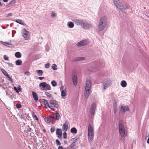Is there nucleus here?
<instances>
[{"label":"nucleus","mask_w":149,"mask_h":149,"mask_svg":"<svg viewBox=\"0 0 149 149\" xmlns=\"http://www.w3.org/2000/svg\"><path fill=\"white\" fill-rule=\"evenodd\" d=\"M130 109L128 106H121L120 107V112L123 113H125L126 111H129Z\"/></svg>","instance_id":"12"},{"label":"nucleus","mask_w":149,"mask_h":149,"mask_svg":"<svg viewBox=\"0 0 149 149\" xmlns=\"http://www.w3.org/2000/svg\"><path fill=\"white\" fill-rule=\"evenodd\" d=\"M119 130L120 135L121 136V140L124 141L126 136V134L125 133V130L123 126V124L122 121L119 122Z\"/></svg>","instance_id":"2"},{"label":"nucleus","mask_w":149,"mask_h":149,"mask_svg":"<svg viewBox=\"0 0 149 149\" xmlns=\"http://www.w3.org/2000/svg\"><path fill=\"white\" fill-rule=\"evenodd\" d=\"M96 109V104L95 103H93L91 106L90 109V112L91 114L94 115Z\"/></svg>","instance_id":"10"},{"label":"nucleus","mask_w":149,"mask_h":149,"mask_svg":"<svg viewBox=\"0 0 149 149\" xmlns=\"http://www.w3.org/2000/svg\"><path fill=\"white\" fill-rule=\"evenodd\" d=\"M55 130V127L53 126L50 129V131L51 132H53Z\"/></svg>","instance_id":"47"},{"label":"nucleus","mask_w":149,"mask_h":149,"mask_svg":"<svg viewBox=\"0 0 149 149\" xmlns=\"http://www.w3.org/2000/svg\"><path fill=\"white\" fill-rule=\"evenodd\" d=\"M52 14L51 15V16L53 17H55L56 16V14L55 13H53V12H52Z\"/></svg>","instance_id":"52"},{"label":"nucleus","mask_w":149,"mask_h":149,"mask_svg":"<svg viewBox=\"0 0 149 149\" xmlns=\"http://www.w3.org/2000/svg\"><path fill=\"white\" fill-rule=\"evenodd\" d=\"M45 95L49 98L53 99V97L52 95L50 94L49 93H48V92H45Z\"/></svg>","instance_id":"33"},{"label":"nucleus","mask_w":149,"mask_h":149,"mask_svg":"<svg viewBox=\"0 0 149 149\" xmlns=\"http://www.w3.org/2000/svg\"><path fill=\"white\" fill-rule=\"evenodd\" d=\"M75 146V144L72 143L68 147V148L69 149H75L74 146Z\"/></svg>","instance_id":"34"},{"label":"nucleus","mask_w":149,"mask_h":149,"mask_svg":"<svg viewBox=\"0 0 149 149\" xmlns=\"http://www.w3.org/2000/svg\"><path fill=\"white\" fill-rule=\"evenodd\" d=\"M73 22L77 25H79L82 27L84 21L80 19H74L72 20Z\"/></svg>","instance_id":"6"},{"label":"nucleus","mask_w":149,"mask_h":149,"mask_svg":"<svg viewBox=\"0 0 149 149\" xmlns=\"http://www.w3.org/2000/svg\"><path fill=\"white\" fill-rule=\"evenodd\" d=\"M45 121L48 123H50L51 122L50 119L48 117H45L44 118Z\"/></svg>","instance_id":"36"},{"label":"nucleus","mask_w":149,"mask_h":149,"mask_svg":"<svg viewBox=\"0 0 149 149\" xmlns=\"http://www.w3.org/2000/svg\"><path fill=\"white\" fill-rule=\"evenodd\" d=\"M25 74L27 75H28V76L29 75V72H25Z\"/></svg>","instance_id":"56"},{"label":"nucleus","mask_w":149,"mask_h":149,"mask_svg":"<svg viewBox=\"0 0 149 149\" xmlns=\"http://www.w3.org/2000/svg\"><path fill=\"white\" fill-rule=\"evenodd\" d=\"M111 84V81L110 80H108L103 83V89L105 90Z\"/></svg>","instance_id":"8"},{"label":"nucleus","mask_w":149,"mask_h":149,"mask_svg":"<svg viewBox=\"0 0 149 149\" xmlns=\"http://www.w3.org/2000/svg\"><path fill=\"white\" fill-rule=\"evenodd\" d=\"M56 134L58 135V138L59 139H62V133L61 130L60 129L58 128L56 131Z\"/></svg>","instance_id":"14"},{"label":"nucleus","mask_w":149,"mask_h":149,"mask_svg":"<svg viewBox=\"0 0 149 149\" xmlns=\"http://www.w3.org/2000/svg\"><path fill=\"white\" fill-rule=\"evenodd\" d=\"M36 72L38 74L39 76H41L42 75L43 72L41 70H37Z\"/></svg>","instance_id":"37"},{"label":"nucleus","mask_w":149,"mask_h":149,"mask_svg":"<svg viewBox=\"0 0 149 149\" xmlns=\"http://www.w3.org/2000/svg\"><path fill=\"white\" fill-rule=\"evenodd\" d=\"M32 94L34 100L35 101L38 100V97L37 96V93L36 92L33 91L32 92Z\"/></svg>","instance_id":"22"},{"label":"nucleus","mask_w":149,"mask_h":149,"mask_svg":"<svg viewBox=\"0 0 149 149\" xmlns=\"http://www.w3.org/2000/svg\"><path fill=\"white\" fill-rule=\"evenodd\" d=\"M68 123L67 121H66L63 126V128L65 132H66L68 129Z\"/></svg>","instance_id":"21"},{"label":"nucleus","mask_w":149,"mask_h":149,"mask_svg":"<svg viewBox=\"0 0 149 149\" xmlns=\"http://www.w3.org/2000/svg\"><path fill=\"white\" fill-rule=\"evenodd\" d=\"M16 107L18 109H19L21 108L22 105L19 104H17L16 105Z\"/></svg>","instance_id":"46"},{"label":"nucleus","mask_w":149,"mask_h":149,"mask_svg":"<svg viewBox=\"0 0 149 149\" xmlns=\"http://www.w3.org/2000/svg\"><path fill=\"white\" fill-rule=\"evenodd\" d=\"M3 6L2 4L1 3V2L0 1V6Z\"/></svg>","instance_id":"62"},{"label":"nucleus","mask_w":149,"mask_h":149,"mask_svg":"<svg viewBox=\"0 0 149 149\" xmlns=\"http://www.w3.org/2000/svg\"><path fill=\"white\" fill-rule=\"evenodd\" d=\"M93 26L91 23L84 21L82 27L84 29L88 30L92 28Z\"/></svg>","instance_id":"4"},{"label":"nucleus","mask_w":149,"mask_h":149,"mask_svg":"<svg viewBox=\"0 0 149 149\" xmlns=\"http://www.w3.org/2000/svg\"><path fill=\"white\" fill-rule=\"evenodd\" d=\"M7 64L10 67H13V64H12V63L8 62V63H7Z\"/></svg>","instance_id":"48"},{"label":"nucleus","mask_w":149,"mask_h":149,"mask_svg":"<svg viewBox=\"0 0 149 149\" xmlns=\"http://www.w3.org/2000/svg\"><path fill=\"white\" fill-rule=\"evenodd\" d=\"M93 132L90 124L88 125V135H93Z\"/></svg>","instance_id":"19"},{"label":"nucleus","mask_w":149,"mask_h":149,"mask_svg":"<svg viewBox=\"0 0 149 149\" xmlns=\"http://www.w3.org/2000/svg\"><path fill=\"white\" fill-rule=\"evenodd\" d=\"M3 58L5 60H8V58L7 57L6 55H4L3 56Z\"/></svg>","instance_id":"51"},{"label":"nucleus","mask_w":149,"mask_h":149,"mask_svg":"<svg viewBox=\"0 0 149 149\" xmlns=\"http://www.w3.org/2000/svg\"><path fill=\"white\" fill-rule=\"evenodd\" d=\"M49 103L50 104L53 105L54 107L57 108L59 107L58 102L56 100H51L49 101Z\"/></svg>","instance_id":"13"},{"label":"nucleus","mask_w":149,"mask_h":149,"mask_svg":"<svg viewBox=\"0 0 149 149\" xmlns=\"http://www.w3.org/2000/svg\"><path fill=\"white\" fill-rule=\"evenodd\" d=\"M1 71L7 77H8L9 75L7 72L4 69L1 68Z\"/></svg>","instance_id":"32"},{"label":"nucleus","mask_w":149,"mask_h":149,"mask_svg":"<svg viewBox=\"0 0 149 149\" xmlns=\"http://www.w3.org/2000/svg\"><path fill=\"white\" fill-rule=\"evenodd\" d=\"M63 149H69L68 148V147L66 148H63Z\"/></svg>","instance_id":"64"},{"label":"nucleus","mask_w":149,"mask_h":149,"mask_svg":"<svg viewBox=\"0 0 149 149\" xmlns=\"http://www.w3.org/2000/svg\"><path fill=\"white\" fill-rule=\"evenodd\" d=\"M42 104L43 105H44L47 108L48 107L51 109H52L53 106L49 105L48 102L45 99H43L42 100Z\"/></svg>","instance_id":"11"},{"label":"nucleus","mask_w":149,"mask_h":149,"mask_svg":"<svg viewBox=\"0 0 149 149\" xmlns=\"http://www.w3.org/2000/svg\"><path fill=\"white\" fill-rule=\"evenodd\" d=\"M60 117V115L59 113H56L55 114H54L52 116H50V118H52L56 120H58L59 119Z\"/></svg>","instance_id":"16"},{"label":"nucleus","mask_w":149,"mask_h":149,"mask_svg":"<svg viewBox=\"0 0 149 149\" xmlns=\"http://www.w3.org/2000/svg\"><path fill=\"white\" fill-rule=\"evenodd\" d=\"M12 15V13H9L8 14V15H7V17H8L11 16Z\"/></svg>","instance_id":"57"},{"label":"nucleus","mask_w":149,"mask_h":149,"mask_svg":"<svg viewBox=\"0 0 149 149\" xmlns=\"http://www.w3.org/2000/svg\"><path fill=\"white\" fill-rule=\"evenodd\" d=\"M70 132L72 133L76 134L77 132V130L75 127H72L71 129Z\"/></svg>","instance_id":"31"},{"label":"nucleus","mask_w":149,"mask_h":149,"mask_svg":"<svg viewBox=\"0 0 149 149\" xmlns=\"http://www.w3.org/2000/svg\"><path fill=\"white\" fill-rule=\"evenodd\" d=\"M68 27L70 28H72L74 26V24L73 22H69L68 23Z\"/></svg>","instance_id":"24"},{"label":"nucleus","mask_w":149,"mask_h":149,"mask_svg":"<svg viewBox=\"0 0 149 149\" xmlns=\"http://www.w3.org/2000/svg\"><path fill=\"white\" fill-rule=\"evenodd\" d=\"M14 90L17 93H18L21 91L20 88L19 87H18L17 88L16 87H15L14 88Z\"/></svg>","instance_id":"38"},{"label":"nucleus","mask_w":149,"mask_h":149,"mask_svg":"<svg viewBox=\"0 0 149 149\" xmlns=\"http://www.w3.org/2000/svg\"><path fill=\"white\" fill-rule=\"evenodd\" d=\"M1 44L4 46H7L8 45H10V44L8 42H1Z\"/></svg>","instance_id":"40"},{"label":"nucleus","mask_w":149,"mask_h":149,"mask_svg":"<svg viewBox=\"0 0 149 149\" xmlns=\"http://www.w3.org/2000/svg\"><path fill=\"white\" fill-rule=\"evenodd\" d=\"M117 108H113V112L114 113H116L117 112Z\"/></svg>","instance_id":"53"},{"label":"nucleus","mask_w":149,"mask_h":149,"mask_svg":"<svg viewBox=\"0 0 149 149\" xmlns=\"http://www.w3.org/2000/svg\"><path fill=\"white\" fill-rule=\"evenodd\" d=\"M55 141L57 145L60 146L61 145V143L59 140L57 139Z\"/></svg>","instance_id":"43"},{"label":"nucleus","mask_w":149,"mask_h":149,"mask_svg":"<svg viewBox=\"0 0 149 149\" xmlns=\"http://www.w3.org/2000/svg\"><path fill=\"white\" fill-rule=\"evenodd\" d=\"M91 90L89 89H86L85 90V92H84V96L86 98H87L89 96V95L90 94V91Z\"/></svg>","instance_id":"18"},{"label":"nucleus","mask_w":149,"mask_h":149,"mask_svg":"<svg viewBox=\"0 0 149 149\" xmlns=\"http://www.w3.org/2000/svg\"><path fill=\"white\" fill-rule=\"evenodd\" d=\"M61 91V96L62 97H65L66 95V91L65 89Z\"/></svg>","instance_id":"27"},{"label":"nucleus","mask_w":149,"mask_h":149,"mask_svg":"<svg viewBox=\"0 0 149 149\" xmlns=\"http://www.w3.org/2000/svg\"><path fill=\"white\" fill-rule=\"evenodd\" d=\"M3 1L5 2H7L8 1V0H2Z\"/></svg>","instance_id":"60"},{"label":"nucleus","mask_w":149,"mask_h":149,"mask_svg":"<svg viewBox=\"0 0 149 149\" xmlns=\"http://www.w3.org/2000/svg\"><path fill=\"white\" fill-rule=\"evenodd\" d=\"M120 84L122 87H125L126 86L127 84L125 81L123 80L121 81Z\"/></svg>","instance_id":"25"},{"label":"nucleus","mask_w":149,"mask_h":149,"mask_svg":"<svg viewBox=\"0 0 149 149\" xmlns=\"http://www.w3.org/2000/svg\"><path fill=\"white\" fill-rule=\"evenodd\" d=\"M39 87L42 90L47 91L51 90V86L45 82L41 83L39 84Z\"/></svg>","instance_id":"3"},{"label":"nucleus","mask_w":149,"mask_h":149,"mask_svg":"<svg viewBox=\"0 0 149 149\" xmlns=\"http://www.w3.org/2000/svg\"><path fill=\"white\" fill-rule=\"evenodd\" d=\"M116 7L121 10V11L123 13H125L126 9H128L129 8V6H125L124 7V6L120 3L119 5H118Z\"/></svg>","instance_id":"5"},{"label":"nucleus","mask_w":149,"mask_h":149,"mask_svg":"<svg viewBox=\"0 0 149 149\" xmlns=\"http://www.w3.org/2000/svg\"><path fill=\"white\" fill-rule=\"evenodd\" d=\"M67 137V133L66 132H65L63 133V138L64 139H66Z\"/></svg>","instance_id":"45"},{"label":"nucleus","mask_w":149,"mask_h":149,"mask_svg":"<svg viewBox=\"0 0 149 149\" xmlns=\"http://www.w3.org/2000/svg\"><path fill=\"white\" fill-rule=\"evenodd\" d=\"M89 42L88 40H84L77 43L76 45L77 47H81L87 45Z\"/></svg>","instance_id":"7"},{"label":"nucleus","mask_w":149,"mask_h":149,"mask_svg":"<svg viewBox=\"0 0 149 149\" xmlns=\"http://www.w3.org/2000/svg\"><path fill=\"white\" fill-rule=\"evenodd\" d=\"M7 77L8 78V80L11 83L13 82V79L11 78L10 76L9 75Z\"/></svg>","instance_id":"42"},{"label":"nucleus","mask_w":149,"mask_h":149,"mask_svg":"<svg viewBox=\"0 0 149 149\" xmlns=\"http://www.w3.org/2000/svg\"><path fill=\"white\" fill-rule=\"evenodd\" d=\"M50 65L49 63H47L45 65V67L46 68H48L50 67Z\"/></svg>","instance_id":"49"},{"label":"nucleus","mask_w":149,"mask_h":149,"mask_svg":"<svg viewBox=\"0 0 149 149\" xmlns=\"http://www.w3.org/2000/svg\"><path fill=\"white\" fill-rule=\"evenodd\" d=\"M63 88H64L63 86H62V87L60 88V90H61V91H62V90H63Z\"/></svg>","instance_id":"59"},{"label":"nucleus","mask_w":149,"mask_h":149,"mask_svg":"<svg viewBox=\"0 0 149 149\" xmlns=\"http://www.w3.org/2000/svg\"><path fill=\"white\" fill-rule=\"evenodd\" d=\"M43 131L44 132H46V130H45V129H43Z\"/></svg>","instance_id":"63"},{"label":"nucleus","mask_w":149,"mask_h":149,"mask_svg":"<svg viewBox=\"0 0 149 149\" xmlns=\"http://www.w3.org/2000/svg\"><path fill=\"white\" fill-rule=\"evenodd\" d=\"M16 64L17 65H21L22 63V61L21 60L18 59L15 61Z\"/></svg>","instance_id":"30"},{"label":"nucleus","mask_w":149,"mask_h":149,"mask_svg":"<svg viewBox=\"0 0 149 149\" xmlns=\"http://www.w3.org/2000/svg\"><path fill=\"white\" fill-rule=\"evenodd\" d=\"M45 78L44 77H39L38 78V79L40 80H41Z\"/></svg>","instance_id":"55"},{"label":"nucleus","mask_w":149,"mask_h":149,"mask_svg":"<svg viewBox=\"0 0 149 149\" xmlns=\"http://www.w3.org/2000/svg\"><path fill=\"white\" fill-rule=\"evenodd\" d=\"M15 22H17L19 24H21L24 25V22H23L22 20L20 19H17L16 20Z\"/></svg>","instance_id":"28"},{"label":"nucleus","mask_w":149,"mask_h":149,"mask_svg":"<svg viewBox=\"0 0 149 149\" xmlns=\"http://www.w3.org/2000/svg\"><path fill=\"white\" fill-rule=\"evenodd\" d=\"M51 84L53 86L55 87L57 86V83L56 81L53 80L51 82Z\"/></svg>","instance_id":"41"},{"label":"nucleus","mask_w":149,"mask_h":149,"mask_svg":"<svg viewBox=\"0 0 149 149\" xmlns=\"http://www.w3.org/2000/svg\"><path fill=\"white\" fill-rule=\"evenodd\" d=\"M113 1L116 7L120 3L119 0H113Z\"/></svg>","instance_id":"35"},{"label":"nucleus","mask_w":149,"mask_h":149,"mask_svg":"<svg viewBox=\"0 0 149 149\" xmlns=\"http://www.w3.org/2000/svg\"><path fill=\"white\" fill-rule=\"evenodd\" d=\"M78 140V138H74L71 139L70 141L72 142V143L75 144V143Z\"/></svg>","instance_id":"26"},{"label":"nucleus","mask_w":149,"mask_h":149,"mask_svg":"<svg viewBox=\"0 0 149 149\" xmlns=\"http://www.w3.org/2000/svg\"><path fill=\"white\" fill-rule=\"evenodd\" d=\"M107 24V19L106 17H102L99 21L98 29L100 31L103 30Z\"/></svg>","instance_id":"1"},{"label":"nucleus","mask_w":149,"mask_h":149,"mask_svg":"<svg viewBox=\"0 0 149 149\" xmlns=\"http://www.w3.org/2000/svg\"><path fill=\"white\" fill-rule=\"evenodd\" d=\"M85 58L84 57H79L73 59L74 61H80L84 60Z\"/></svg>","instance_id":"20"},{"label":"nucleus","mask_w":149,"mask_h":149,"mask_svg":"<svg viewBox=\"0 0 149 149\" xmlns=\"http://www.w3.org/2000/svg\"><path fill=\"white\" fill-rule=\"evenodd\" d=\"M52 67V69L53 70H56L57 69V66L56 64H53Z\"/></svg>","instance_id":"39"},{"label":"nucleus","mask_w":149,"mask_h":149,"mask_svg":"<svg viewBox=\"0 0 149 149\" xmlns=\"http://www.w3.org/2000/svg\"><path fill=\"white\" fill-rule=\"evenodd\" d=\"M88 139L89 142H91L94 137L93 135H88Z\"/></svg>","instance_id":"23"},{"label":"nucleus","mask_w":149,"mask_h":149,"mask_svg":"<svg viewBox=\"0 0 149 149\" xmlns=\"http://www.w3.org/2000/svg\"><path fill=\"white\" fill-rule=\"evenodd\" d=\"M147 142L149 144V137L148 139Z\"/></svg>","instance_id":"61"},{"label":"nucleus","mask_w":149,"mask_h":149,"mask_svg":"<svg viewBox=\"0 0 149 149\" xmlns=\"http://www.w3.org/2000/svg\"><path fill=\"white\" fill-rule=\"evenodd\" d=\"M117 104L116 102V101H115L114 102V103H113V108H117Z\"/></svg>","instance_id":"50"},{"label":"nucleus","mask_w":149,"mask_h":149,"mask_svg":"<svg viewBox=\"0 0 149 149\" xmlns=\"http://www.w3.org/2000/svg\"><path fill=\"white\" fill-rule=\"evenodd\" d=\"M63 147L61 146H59L58 147V149H63Z\"/></svg>","instance_id":"58"},{"label":"nucleus","mask_w":149,"mask_h":149,"mask_svg":"<svg viewBox=\"0 0 149 149\" xmlns=\"http://www.w3.org/2000/svg\"><path fill=\"white\" fill-rule=\"evenodd\" d=\"M29 34V32L27 31L25 29H23L22 35L24 38L28 37Z\"/></svg>","instance_id":"17"},{"label":"nucleus","mask_w":149,"mask_h":149,"mask_svg":"<svg viewBox=\"0 0 149 149\" xmlns=\"http://www.w3.org/2000/svg\"><path fill=\"white\" fill-rule=\"evenodd\" d=\"M72 79L74 85V86H76L77 84V76L76 73H72Z\"/></svg>","instance_id":"9"},{"label":"nucleus","mask_w":149,"mask_h":149,"mask_svg":"<svg viewBox=\"0 0 149 149\" xmlns=\"http://www.w3.org/2000/svg\"><path fill=\"white\" fill-rule=\"evenodd\" d=\"M32 114H33V116L34 118L36 120H38V118L37 117V116L36 115V114H34V112H33L32 113Z\"/></svg>","instance_id":"44"},{"label":"nucleus","mask_w":149,"mask_h":149,"mask_svg":"<svg viewBox=\"0 0 149 149\" xmlns=\"http://www.w3.org/2000/svg\"><path fill=\"white\" fill-rule=\"evenodd\" d=\"M21 54L19 52H17L15 53V56L17 58H20L21 57Z\"/></svg>","instance_id":"29"},{"label":"nucleus","mask_w":149,"mask_h":149,"mask_svg":"<svg viewBox=\"0 0 149 149\" xmlns=\"http://www.w3.org/2000/svg\"><path fill=\"white\" fill-rule=\"evenodd\" d=\"M32 131H33V130H32L31 128L29 127V128L28 129V132H31Z\"/></svg>","instance_id":"54"},{"label":"nucleus","mask_w":149,"mask_h":149,"mask_svg":"<svg viewBox=\"0 0 149 149\" xmlns=\"http://www.w3.org/2000/svg\"><path fill=\"white\" fill-rule=\"evenodd\" d=\"M86 89H89L91 90V83L90 80H88L86 81Z\"/></svg>","instance_id":"15"}]
</instances>
